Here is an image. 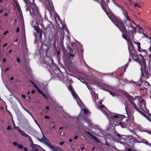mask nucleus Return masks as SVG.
Masks as SVG:
<instances>
[{
	"instance_id": "6",
	"label": "nucleus",
	"mask_w": 151,
	"mask_h": 151,
	"mask_svg": "<svg viewBox=\"0 0 151 151\" xmlns=\"http://www.w3.org/2000/svg\"><path fill=\"white\" fill-rule=\"evenodd\" d=\"M132 23H132L129 26H128V31L129 33L132 34L133 35L134 33L136 32V29L135 27V24Z\"/></svg>"
},
{
	"instance_id": "45",
	"label": "nucleus",
	"mask_w": 151,
	"mask_h": 151,
	"mask_svg": "<svg viewBox=\"0 0 151 151\" xmlns=\"http://www.w3.org/2000/svg\"><path fill=\"white\" fill-rule=\"evenodd\" d=\"M32 92V93H35V91L34 90H32V92Z\"/></svg>"
},
{
	"instance_id": "31",
	"label": "nucleus",
	"mask_w": 151,
	"mask_h": 151,
	"mask_svg": "<svg viewBox=\"0 0 151 151\" xmlns=\"http://www.w3.org/2000/svg\"><path fill=\"white\" fill-rule=\"evenodd\" d=\"M17 62H19L20 61V60L19 58H17Z\"/></svg>"
},
{
	"instance_id": "50",
	"label": "nucleus",
	"mask_w": 151,
	"mask_h": 151,
	"mask_svg": "<svg viewBox=\"0 0 151 151\" xmlns=\"http://www.w3.org/2000/svg\"><path fill=\"white\" fill-rule=\"evenodd\" d=\"M35 122H36V124H37L38 126H39V125L38 124V123H37V121H35Z\"/></svg>"
},
{
	"instance_id": "10",
	"label": "nucleus",
	"mask_w": 151,
	"mask_h": 151,
	"mask_svg": "<svg viewBox=\"0 0 151 151\" xmlns=\"http://www.w3.org/2000/svg\"><path fill=\"white\" fill-rule=\"evenodd\" d=\"M122 116H121L119 114H116L115 115H114L113 116H112L109 119V120L110 121H112L113 120V118L114 119H119L120 117H121Z\"/></svg>"
},
{
	"instance_id": "30",
	"label": "nucleus",
	"mask_w": 151,
	"mask_h": 151,
	"mask_svg": "<svg viewBox=\"0 0 151 151\" xmlns=\"http://www.w3.org/2000/svg\"><path fill=\"white\" fill-rule=\"evenodd\" d=\"M110 93L111 95H112L113 96H114L116 95V94L112 93Z\"/></svg>"
},
{
	"instance_id": "49",
	"label": "nucleus",
	"mask_w": 151,
	"mask_h": 151,
	"mask_svg": "<svg viewBox=\"0 0 151 151\" xmlns=\"http://www.w3.org/2000/svg\"><path fill=\"white\" fill-rule=\"evenodd\" d=\"M139 28H140V31L141 32H142V29L141 28V27H139Z\"/></svg>"
},
{
	"instance_id": "16",
	"label": "nucleus",
	"mask_w": 151,
	"mask_h": 151,
	"mask_svg": "<svg viewBox=\"0 0 151 151\" xmlns=\"http://www.w3.org/2000/svg\"><path fill=\"white\" fill-rule=\"evenodd\" d=\"M102 103L101 101H99V103L98 106L99 108H104V109H106V108L103 105H101Z\"/></svg>"
},
{
	"instance_id": "14",
	"label": "nucleus",
	"mask_w": 151,
	"mask_h": 151,
	"mask_svg": "<svg viewBox=\"0 0 151 151\" xmlns=\"http://www.w3.org/2000/svg\"><path fill=\"white\" fill-rule=\"evenodd\" d=\"M55 127V125L54 124V122H52L49 126V128L50 129H54Z\"/></svg>"
},
{
	"instance_id": "19",
	"label": "nucleus",
	"mask_w": 151,
	"mask_h": 151,
	"mask_svg": "<svg viewBox=\"0 0 151 151\" xmlns=\"http://www.w3.org/2000/svg\"><path fill=\"white\" fill-rule=\"evenodd\" d=\"M126 14H127V13ZM126 17L127 19L130 21L131 23L133 22V23L135 24V22L133 20H131L127 15H126Z\"/></svg>"
},
{
	"instance_id": "46",
	"label": "nucleus",
	"mask_w": 151,
	"mask_h": 151,
	"mask_svg": "<svg viewBox=\"0 0 151 151\" xmlns=\"http://www.w3.org/2000/svg\"><path fill=\"white\" fill-rule=\"evenodd\" d=\"M3 62H5L6 61V59L5 58L3 59Z\"/></svg>"
},
{
	"instance_id": "36",
	"label": "nucleus",
	"mask_w": 151,
	"mask_h": 151,
	"mask_svg": "<svg viewBox=\"0 0 151 151\" xmlns=\"http://www.w3.org/2000/svg\"><path fill=\"white\" fill-rule=\"evenodd\" d=\"M8 33V31H6L4 32V35H5L6 34H7Z\"/></svg>"
},
{
	"instance_id": "52",
	"label": "nucleus",
	"mask_w": 151,
	"mask_h": 151,
	"mask_svg": "<svg viewBox=\"0 0 151 151\" xmlns=\"http://www.w3.org/2000/svg\"><path fill=\"white\" fill-rule=\"evenodd\" d=\"M7 45V44L6 43H5V44L4 45V47H5L6 46V45Z\"/></svg>"
},
{
	"instance_id": "32",
	"label": "nucleus",
	"mask_w": 151,
	"mask_h": 151,
	"mask_svg": "<svg viewBox=\"0 0 151 151\" xmlns=\"http://www.w3.org/2000/svg\"><path fill=\"white\" fill-rule=\"evenodd\" d=\"M19 31V29L18 27H17V29L16 32H18Z\"/></svg>"
},
{
	"instance_id": "38",
	"label": "nucleus",
	"mask_w": 151,
	"mask_h": 151,
	"mask_svg": "<svg viewBox=\"0 0 151 151\" xmlns=\"http://www.w3.org/2000/svg\"><path fill=\"white\" fill-rule=\"evenodd\" d=\"M123 37L124 38V39H126V36L124 35H123Z\"/></svg>"
},
{
	"instance_id": "22",
	"label": "nucleus",
	"mask_w": 151,
	"mask_h": 151,
	"mask_svg": "<svg viewBox=\"0 0 151 151\" xmlns=\"http://www.w3.org/2000/svg\"><path fill=\"white\" fill-rule=\"evenodd\" d=\"M128 44L129 45H130V47L131 48H132V49L133 48V45H132V42L128 40Z\"/></svg>"
},
{
	"instance_id": "18",
	"label": "nucleus",
	"mask_w": 151,
	"mask_h": 151,
	"mask_svg": "<svg viewBox=\"0 0 151 151\" xmlns=\"http://www.w3.org/2000/svg\"><path fill=\"white\" fill-rule=\"evenodd\" d=\"M147 115L144 114L145 117L151 122V115Z\"/></svg>"
},
{
	"instance_id": "29",
	"label": "nucleus",
	"mask_w": 151,
	"mask_h": 151,
	"mask_svg": "<svg viewBox=\"0 0 151 151\" xmlns=\"http://www.w3.org/2000/svg\"><path fill=\"white\" fill-rule=\"evenodd\" d=\"M7 129L8 130H10L11 129V127L10 126H9L7 127Z\"/></svg>"
},
{
	"instance_id": "25",
	"label": "nucleus",
	"mask_w": 151,
	"mask_h": 151,
	"mask_svg": "<svg viewBox=\"0 0 151 151\" xmlns=\"http://www.w3.org/2000/svg\"><path fill=\"white\" fill-rule=\"evenodd\" d=\"M18 147L19 148L22 149L23 147L22 145L21 144L19 145H18Z\"/></svg>"
},
{
	"instance_id": "48",
	"label": "nucleus",
	"mask_w": 151,
	"mask_h": 151,
	"mask_svg": "<svg viewBox=\"0 0 151 151\" xmlns=\"http://www.w3.org/2000/svg\"><path fill=\"white\" fill-rule=\"evenodd\" d=\"M63 143H64L63 142H60V144L61 145H62L63 144Z\"/></svg>"
},
{
	"instance_id": "44",
	"label": "nucleus",
	"mask_w": 151,
	"mask_h": 151,
	"mask_svg": "<svg viewBox=\"0 0 151 151\" xmlns=\"http://www.w3.org/2000/svg\"><path fill=\"white\" fill-rule=\"evenodd\" d=\"M13 126H14V129H16V128L15 127V125L14 123V124H13Z\"/></svg>"
},
{
	"instance_id": "12",
	"label": "nucleus",
	"mask_w": 151,
	"mask_h": 151,
	"mask_svg": "<svg viewBox=\"0 0 151 151\" xmlns=\"http://www.w3.org/2000/svg\"><path fill=\"white\" fill-rule=\"evenodd\" d=\"M38 139L40 141L42 142H44L46 145L47 142H49L47 140V139L45 137H43L41 139L38 138Z\"/></svg>"
},
{
	"instance_id": "11",
	"label": "nucleus",
	"mask_w": 151,
	"mask_h": 151,
	"mask_svg": "<svg viewBox=\"0 0 151 151\" xmlns=\"http://www.w3.org/2000/svg\"><path fill=\"white\" fill-rule=\"evenodd\" d=\"M143 4H144V3L142 2L136 3L134 4V6L135 8L136 7L140 8L141 7L142 5Z\"/></svg>"
},
{
	"instance_id": "61",
	"label": "nucleus",
	"mask_w": 151,
	"mask_h": 151,
	"mask_svg": "<svg viewBox=\"0 0 151 151\" xmlns=\"http://www.w3.org/2000/svg\"><path fill=\"white\" fill-rule=\"evenodd\" d=\"M128 49H129V50L130 49V47L129 46H128Z\"/></svg>"
},
{
	"instance_id": "5",
	"label": "nucleus",
	"mask_w": 151,
	"mask_h": 151,
	"mask_svg": "<svg viewBox=\"0 0 151 151\" xmlns=\"http://www.w3.org/2000/svg\"><path fill=\"white\" fill-rule=\"evenodd\" d=\"M68 88L70 91L71 92L73 96L77 100L78 104L80 107H81V105L82 104V102L79 98L77 96V94L73 91L72 88L70 86Z\"/></svg>"
},
{
	"instance_id": "7",
	"label": "nucleus",
	"mask_w": 151,
	"mask_h": 151,
	"mask_svg": "<svg viewBox=\"0 0 151 151\" xmlns=\"http://www.w3.org/2000/svg\"><path fill=\"white\" fill-rule=\"evenodd\" d=\"M47 145L53 151H63L58 147L52 146L49 142H47Z\"/></svg>"
},
{
	"instance_id": "64",
	"label": "nucleus",
	"mask_w": 151,
	"mask_h": 151,
	"mask_svg": "<svg viewBox=\"0 0 151 151\" xmlns=\"http://www.w3.org/2000/svg\"><path fill=\"white\" fill-rule=\"evenodd\" d=\"M17 40H15V42L17 41Z\"/></svg>"
},
{
	"instance_id": "8",
	"label": "nucleus",
	"mask_w": 151,
	"mask_h": 151,
	"mask_svg": "<svg viewBox=\"0 0 151 151\" xmlns=\"http://www.w3.org/2000/svg\"><path fill=\"white\" fill-rule=\"evenodd\" d=\"M19 131L20 132V133L21 134L22 136L27 137L30 142H32V139L30 136H29L27 134L25 133L24 132L22 131V130L20 129L19 130Z\"/></svg>"
},
{
	"instance_id": "63",
	"label": "nucleus",
	"mask_w": 151,
	"mask_h": 151,
	"mask_svg": "<svg viewBox=\"0 0 151 151\" xmlns=\"http://www.w3.org/2000/svg\"><path fill=\"white\" fill-rule=\"evenodd\" d=\"M0 2H2V0H1L0 1Z\"/></svg>"
},
{
	"instance_id": "47",
	"label": "nucleus",
	"mask_w": 151,
	"mask_h": 151,
	"mask_svg": "<svg viewBox=\"0 0 151 151\" xmlns=\"http://www.w3.org/2000/svg\"><path fill=\"white\" fill-rule=\"evenodd\" d=\"M94 139L95 140H96V141H97V138H96V137H94Z\"/></svg>"
},
{
	"instance_id": "17",
	"label": "nucleus",
	"mask_w": 151,
	"mask_h": 151,
	"mask_svg": "<svg viewBox=\"0 0 151 151\" xmlns=\"http://www.w3.org/2000/svg\"><path fill=\"white\" fill-rule=\"evenodd\" d=\"M49 4H50V9L49 8H48L49 10V11H50V9L52 11L53 9V5L52 4V3L51 2H49Z\"/></svg>"
},
{
	"instance_id": "2",
	"label": "nucleus",
	"mask_w": 151,
	"mask_h": 151,
	"mask_svg": "<svg viewBox=\"0 0 151 151\" xmlns=\"http://www.w3.org/2000/svg\"><path fill=\"white\" fill-rule=\"evenodd\" d=\"M101 0V5L103 8L106 12L108 16L111 19L112 21L114 23V24L116 25V26L119 28L120 30L122 32H124L126 31V29L124 25V24L121 21L116 18L114 14H109L106 11V8H107V6L105 4V7H104V2L103 0Z\"/></svg>"
},
{
	"instance_id": "57",
	"label": "nucleus",
	"mask_w": 151,
	"mask_h": 151,
	"mask_svg": "<svg viewBox=\"0 0 151 151\" xmlns=\"http://www.w3.org/2000/svg\"><path fill=\"white\" fill-rule=\"evenodd\" d=\"M84 147H82L81 149L82 150H83L84 149Z\"/></svg>"
},
{
	"instance_id": "41",
	"label": "nucleus",
	"mask_w": 151,
	"mask_h": 151,
	"mask_svg": "<svg viewBox=\"0 0 151 151\" xmlns=\"http://www.w3.org/2000/svg\"><path fill=\"white\" fill-rule=\"evenodd\" d=\"M22 97L23 98H25V96L24 95H22Z\"/></svg>"
},
{
	"instance_id": "56",
	"label": "nucleus",
	"mask_w": 151,
	"mask_h": 151,
	"mask_svg": "<svg viewBox=\"0 0 151 151\" xmlns=\"http://www.w3.org/2000/svg\"><path fill=\"white\" fill-rule=\"evenodd\" d=\"M94 149H95V147H93L92 149V150H93Z\"/></svg>"
},
{
	"instance_id": "33",
	"label": "nucleus",
	"mask_w": 151,
	"mask_h": 151,
	"mask_svg": "<svg viewBox=\"0 0 151 151\" xmlns=\"http://www.w3.org/2000/svg\"><path fill=\"white\" fill-rule=\"evenodd\" d=\"M45 119H49L50 117L49 116H45Z\"/></svg>"
},
{
	"instance_id": "39",
	"label": "nucleus",
	"mask_w": 151,
	"mask_h": 151,
	"mask_svg": "<svg viewBox=\"0 0 151 151\" xmlns=\"http://www.w3.org/2000/svg\"><path fill=\"white\" fill-rule=\"evenodd\" d=\"M46 109L47 110H49V108L48 106H46Z\"/></svg>"
},
{
	"instance_id": "60",
	"label": "nucleus",
	"mask_w": 151,
	"mask_h": 151,
	"mask_svg": "<svg viewBox=\"0 0 151 151\" xmlns=\"http://www.w3.org/2000/svg\"><path fill=\"white\" fill-rule=\"evenodd\" d=\"M62 127H61L60 128V129H62Z\"/></svg>"
},
{
	"instance_id": "51",
	"label": "nucleus",
	"mask_w": 151,
	"mask_h": 151,
	"mask_svg": "<svg viewBox=\"0 0 151 151\" xmlns=\"http://www.w3.org/2000/svg\"><path fill=\"white\" fill-rule=\"evenodd\" d=\"M72 141V140L71 139H69V141L70 142H71Z\"/></svg>"
},
{
	"instance_id": "59",
	"label": "nucleus",
	"mask_w": 151,
	"mask_h": 151,
	"mask_svg": "<svg viewBox=\"0 0 151 151\" xmlns=\"http://www.w3.org/2000/svg\"><path fill=\"white\" fill-rule=\"evenodd\" d=\"M126 111L127 112V110L126 107Z\"/></svg>"
},
{
	"instance_id": "21",
	"label": "nucleus",
	"mask_w": 151,
	"mask_h": 151,
	"mask_svg": "<svg viewBox=\"0 0 151 151\" xmlns=\"http://www.w3.org/2000/svg\"><path fill=\"white\" fill-rule=\"evenodd\" d=\"M140 131H142V132H148V133L150 134H151V131H148L147 130V131H146L144 129H143V128H140Z\"/></svg>"
},
{
	"instance_id": "54",
	"label": "nucleus",
	"mask_w": 151,
	"mask_h": 151,
	"mask_svg": "<svg viewBox=\"0 0 151 151\" xmlns=\"http://www.w3.org/2000/svg\"><path fill=\"white\" fill-rule=\"evenodd\" d=\"M8 15V14H7V13H5V14H4V16H7Z\"/></svg>"
},
{
	"instance_id": "13",
	"label": "nucleus",
	"mask_w": 151,
	"mask_h": 151,
	"mask_svg": "<svg viewBox=\"0 0 151 151\" xmlns=\"http://www.w3.org/2000/svg\"><path fill=\"white\" fill-rule=\"evenodd\" d=\"M135 43L137 45V46L138 50L140 52H142L143 51V50L141 48L140 44V42H135Z\"/></svg>"
},
{
	"instance_id": "4",
	"label": "nucleus",
	"mask_w": 151,
	"mask_h": 151,
	"mask_svg": "<svg viewBox=\"0 0 151 151\" xmlns=\"http://www.w3.org/2000/svg\"><path fill=\"white\" fill-rule=\"evenodd\" d=\"M133 58L137 62H139L142 66V64L145 65V61L144 58L141 55H139V56L135 55H132Z\"/></svg>"
},
{
	"instance_id": "27",
	"label": "nucleus",
	"mask_w": 151,
	"mask_h": 151,
	"mask_svg": "<svg viewBox=\"0 0 151 151\" xmlns=\"http://www.w3.org/2000/svg\"><path fill=\"white\" fill-rule=\"evenodd\" d=\"M144 83L146 85H147L148 86H150V84H149V83H148L147 81H145V82Z\"/></svg>"
},
{
	"instance_id": "55",
	"label": "nucleus",
	"mask_w": 151,
	"mask_h": 151,
	"mask_svg": "<svg viewBox=\"0 0 151 151\" xmlns=\"http://www.w3.org/2000/svg\"><path fill=\"white\" fill-rule=\"evenodd\" d=\"M2 12V9H1V10L0 11V13H1V12Z\"/></svg>"
},
{
	"instance_id": "23",
	"label": "nucleus",
	"mask_w": 151,
	"mask_h": 151,
	"mask_svg": "<svg viewBox=\"0 0 151 151\" xmlns=\"http://www.w3.org/2000/svg\"><path fill=\"white\" fill-rule=\"evenodd\" d=\"M83 111V113L85 114H86L88 113V110L86 109H84L81 111V113Z\"/></svg>"
},
{
	"instance_id": "40",
	"label": "nucleus",
	"mask_w": 151,
	"mask_h": 151,
	"mask_svg": "<svg viewBox=\"0 0 151 151\" xmlns=\"http://www.w3.org/2000/svg\"><path fill=\"white\" fill-rule=\"evenodd\" d=\"M13 79H14V78L12 77H11V78H10V81H12L13 80Z\"/></svg>"
},
{
	"instance_id": "43",
	"label": "nucleus",
	"mask_w": 151,
	"mask_h": 151,
	"mask_svg": "<svg viewBox=\"0 0 151 151\" xmlns=\"http://www.w3.org/2000/svg\"><path fill=\"white\" fill-rule=\"evenodd\" d=\"M9 68H6V70H5V71H7L8 70H9Z\"/></svg>"
},
{
	"instance_id": "26",
	"label": "nucleus",
	"mask_w": 151,
	"mask_h": 151,
	"mask_svg": "<svg viewBox=\"0 0 151 151\" xmlns=\"http://www.w3.org/2000/svg\"><path fill=\"white\" fill-rule=\"evenodd\" d=\"M131 120H133L134 119V116L133 115H131L130 116H129L128 117Z\"/></svg>"
},
{
	"instance_id": "28",
	"label": "nucleus",
	"mask_w": 151,
	"mask_h": 151,
	"mask_svg": "<svg viewBox=\"0 0 151 151\" xmlns=\"http://www.w3.org/2000/svg\"><path fill=\"white\" fill-rule=\"evenodd\" d=\"M13 144L15 146H16L17 145L18 146V143L16 142H13Z\"/></svg>"
},
{
	"instance_id": "37",
	"label": "nucleus",
	"mask_w": 151,
	"mask_h": 151,
	"mask_svg": "<svg viewBox=\"0 0 151 151\" xmlns=\"http://www.w3.org/2000/svg\"><path fill=\"white\" fill-rule=\"evenodd\" d=\"M24 149L25 151H27V149L26 147H24Z\"/></svg>"
},
{
	"instance_id": "53",
	"label": "nucleus",
	"mask_w": 151,
	"mask_h": 151,
	"mask_svg": "<svg viewBox=\"0 0 151 151\" xmlns=\"http://www.w3.org/2000/svg\"><path fill=\"white\" fill-rule=\"evenodd\" d=\"M12 50H11L9 51V53H10L12 52Z\"/></svg>"
},
{
	"instance_id": "62",
	"label": "nucleus",
	"mask_w": 151,
	"mask_h": 151,
	"mask_svg": "<svg viewBox=\"0 0 151 151\" xmlns=\"http://www.w3.org/2000/svg\"><path fill=\"white\" fill-rule=\"evenodd\" d=\"M35 30H36L37 31V29L36 28Z\"/></svg>"
},
{
	"instance_id": "15",
	"label": "nucleus",
	"mask_w": 151,
	"mask_h": 151,
	"mask_svg": "<svg viewBox=\"0 0 151 151\" xmlns=\"http://www.w3.org/2000/svg\"><path fill=\"white\" fill-rule=\"evenodd\" d=\"M32 24L34 27L35 28H37L38 26V22H37L33 21L32 22Z\"/></svg>"
},
{
	"instance_id": "1",
	"label": "nucleus",
	"mask_w": 151,
	"mask_h": 151,
	"mask_svg": "<svg viewBox=\"0 0 151 151\" xmlns=\"http://www.w3.org/2000/svg\"><path fill=\"white\" fill-rule=\"evenodd\" d=\"M128 98L130 102L137 111L142 114L143 112L139 110V109H140L142 111L147 114V113L149 112V110H147L146 108V103L145 102L142 97L137 96L135 98V101L137 102L138 107L135 104L133 103V99L130 96H129Z\"/></svg>"
},
{
	"instance_id": "3",
	"label": "nucleus",
	"mask_w": 151,
	"mask_h": 151,
	"mask_svg": "<svg viewBox=\"0 0 151 151\" xmlns=\"http://www.w3.org/2000/svg\"><path fill=\"white\" fill-rule=\"evenodd\" d=\"M30 2L31 4L30 5V7L29 8L30 13L31 15L38 14H39V10L35 4L34 3L33 0H30Z\"/></svg>"
},
{
	"instance_id": "24",
	"label": "nucleus",
	"mask_w": 151,
	"mask_h": 151,
	"mask_svg": "<svg viewBox=\"0 0 151 151\" xmlns=\"http://www.w3.org/2000/svg\"><path fill=\"white\" fill-rule=\"evenodd\" d=\"M38 92L42 94L45 98H47V97L39 89H37Z\"/></svg>"
},
{
	"instance_id": "9",
	"label": "nucleus",
	"mask_w": 151,
	"mask_h": 151,
	"mask_svg": "<svg viewBox=\"0 0 151 151\" xmlns=\"http://www.w3.org/2000/svg\"><path fill=\"white\" fill-rule=\"evenodd\" d=\"M31 142V148L32 149V150L34 151H37V147H39V146L37 145H34L33 143V142Z\"/></svg>"
},
{
	"instance_id": "20",
	"label": "nucleus",
	"mask_w": 151,
	"mask_h": 151,
	"mask_svg": "<svg viewBox=\"0 0 151 151\" xmlns=\"http://www.w3.org/2000/svg\"><path fill=\"white\" fill-rule=\"evenodd\" d=\"M119 125L121 126V127L124 128L126 126L125 124L124 123H122V122H120L119 123Z\"/></svg>"
},
{
	"instance_id": "35",
	"label": "nucleus",
	"mask_w": 151,
	"mask_h": 151,
	"mask_svg": "<svg viewBox=\"0 0 151 151\" xmlns=\"http://www.w3.org/2000/svg\"><path fill=\"white\" fill-rule=\"evenodd\" d=\"M34 86L37 89H38V87L35 84H34Z\"/></svg>"
},
{
	"instance_id": "58",
	"label": "nucleus",
	"mask_w": 151,
	"mask_h": 151,
	"mask_svg": "<svg viewBox=\"0 0 151 151\" xmlns=\"http://www.w3.org/2000/svg\"><path fill=\"white\" fill-rule=\"evenodd\" d=\"M29 93H30V92L29 91L28 92V93H27V94H29Z\"/></svg>"
},
{
	"instance_id": "42",
	"label": "nucleus",
	"mask_w": 151,
	"mask_h": 151,
	"mask_svg": "<svg viewBox=\"0 0 151 151\" xmlns=\"http://www.w3.org/2000/svg\"><path fill=\"white\" fill-rule=\"evenodd\" d=\"M77 138H78V137L77 136H76L74 137V139H77Z\"/></svg>"
},
{
	"instance_id": "34",
	"label": "nucleus",
	"mask_w": 151,
	"mask_h": 151,
	"mask_svg": "<svg viewBox=\"0 0 151 151\" xmlns=\"http://www.w3.org/2000/svg\"><path fill=\"white\" fill-rule=\"evenodd\" d=\"M34 86L37 89H38V87L35 84H34Z\"/></svg>"
}]
</instances>
